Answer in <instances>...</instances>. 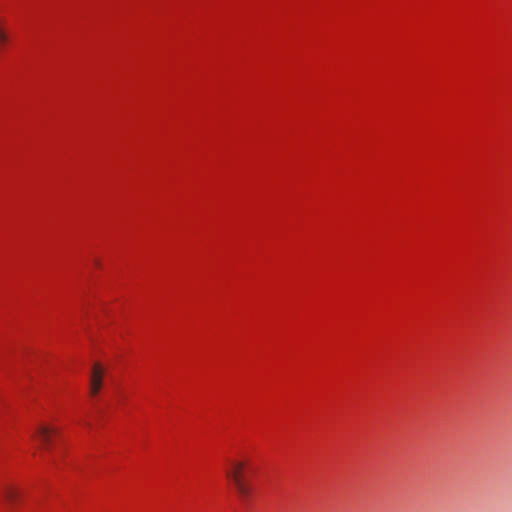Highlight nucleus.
<instances>
[{
    "label": "nucleus",
    "instance_id": "obj_4",
    "mask_svg": "<svg viewBox=\"0 0 512 512\" xmlns=\"http://www.w3.org/2000/svg\"><path fill=\"white\" fill-rule=\"evenodd\" d=\"M52 433L53 430L50 427L39 425L36 428L33 437H37L42 443L48 444Z\"/></svg>",
    "mask_w": 512,
    "mask_h": 512
},
{
    "label": "nucleus",
    "instance_id": "obj_1",
    "mask_svg": "<svg viewBox=\"0 0 512 512\" xmlns=\"http://www.w3.org/2000/svg\"><path fill=\"white\" fill-rule=\"evenodd\" d=\"M247 467L248 462L245 460H230L225 471L227 479L232 483L240 501L243 503H246L253 494V487L245 477Z\"/></svg>",
    "mask_w": 512,
    "mask_h": 512
},
{
    "label": "nucleus",
    "instance_id": "obj_2",
    "mask_svg": "<svg viewBox=\"0 0 512 512\" xmlns=\"http://www.w3.org/2000/svg\"><path fill=\"white\" fill-rule=\"evenodd\" d=\"M104 370L100 364H95L92 369L91 379H90V393L93 396H96L102 387Z\"/></svg>",
    "mask_w": 512,
    "mask_h": 512
},
{
    "label": "nucleus",
    "instance_id": "obj_3",
    "mask_svg": "<svg viewBox=\"0 0 512 512\" xmlns=\"http://www.w3.org/2000/svg\"><path fill=\"white\" fill-rule=\"evenodd\" d=\"M20 495V490L13 485L5 484L1 488V496L3 497L4 501L10 506H14L17 503V501L20 498Z\"/></svg>",
    "mask_w": 512,
    "mask_h": 512
},
{
    "label": "nucleus",
    "instance_id": "obj_5",
    "mask_svg": "<svg viewBox=\"0 0 512 512\" xmlns=\"http://www.w3.org/2000/svg\"><path fill=\"white\" fill-rule=\"evenodd\" d=\"M7 41V36L2 29H0V46Z\"/></svg>",
    "mask_w": 512,
    "mask_h": 512
}]
</instances>
